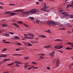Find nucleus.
Returning <instances> with one entry per match:
<instances>
[{"label": "nucleus", "mask_w": 73, "mask_h": 73, "mask_svg": "<svg viewBox=\"0 0 73 73\" xmlns=\"http://www.w3.org/2000/svg\"><path fill=\"white\" fill-rule=\"evenodd\" d=\"M48 25H51L52 24H54V25H58L60 27H62V25L61 23H60L59 22H57V23L54 21H49L48 22Z\"/></svg>", "instance_id": "1"}, {"label": "nucleus", "mask_w": 73, "mask_h": 73, "mask_svg": "<svg viewBox=\"0 0 73 73\" xmlns=\"http://www.w3.org/2000/svg\"><path fill=\"white\" fill-rule=\"evenodd\" d=\"M29 12L31 14H35L37 13V9H32L29 11Z\"/></svg>", "instance_id": "2"}, {"label": "nucleus", "mask_w": 73, "mask_h": 73, "mask_svg": "<svg viewBox=\"0 0 73 73\" xmlns=\"http://www.w3.org/2000/svg\"><path fill=\"white\" fill-rule=\"evenodd\" d=\"M28 35L27 34H25L24 36H31V37H35V35H34V34H33L32 33H28Z\"/></svg>", "instance_id": "3"}, {"label": "nucleus", "mask_w": 73, "mask_h": 73, "mask_svg": "<svg viewBox=\"0 0 73 73\" xmlns=\"http://www.w3.org/2000/svg\"><path fill=\"white\" fill-rule=\"evenodd\" d=\"M61 13L63 14L62 16L63 17H65L66 16H68L69 15V14L68 13L65 12H62Z\"/></svg>", "instance_id": "4"}, {"label": "nucleus", "mask_w": 73, "mask_h": 73, "mask_svg": "<svg viewBox=\"0 0 73 73\" xmlns=\"http://www.w3.org/2000/svg\"><path fill=\"white\" fill-rule=\"evenodd\" d=\"M55 54V51H53L51 52L50 54H49L50 56H52V57H53L54 56V54Z\"/></svg>", "instance_id": "5"}, {"label": "nucleus", "mask_w": 73, "mask_h": 73, "mask_svg": "<svg viewBox=\"0 0 73 73\" xmlns=\"http://www.w3.org/2000/svg\"><path fill=\"white\" fill-rule=\"evenodd\" d=\"M1 57H3V58H5L7 57V55L4 54H1L0 55Z\"/></svg>", "instance_id": "6"}, {"label": "nucleus", "mask_w": 73, "mask_h": 73, "mask_svg": "<svg viewBox=\"0 0 73 73\" xmlns=\"http://www.w3.org/2000/svg\"><path fill=\"white\" fill-rule=\"evenodd\" d=\"M56 65L57 66H58L60 65V60L58 59L56 62Z\"/></svg>", "instance_id": "7"}, {"label": "nucleus", "mask_w": 73, "mask_h": 73, "mask_svg": "<svg viewBox=\"0 0 73 73\" xmlns=\"http://www.w3.org/2000/svg\"><path fill=\"white\" fill-rule=\"evenodd\" d=\"M2 35L3 36H6V37H9V34H4Z\"/></svg>", "instance_id": "8"}, {"label": "nucleus", "mask_w": 73, "mask_h": 73, "mask_svg": "<svg viewBox=\"0 0 73 73\" xmlns=\"http://www.w3.org/2000/svg\"><path fill=\"white\" fill-rule=\"evenodd\" d=\"M13 25L15 26V27H17L18 28H20V26H19V25H17L16 23H13Z\"/></svg>", "instance_id": "9"}, {"label": "nucleus", "mask_w": 73, "mask_h": 73, "mask_svg": "<svg viewBox=\"0 0 73 73\" xmlns=\"http://www.w3.org/2000/svg\"><path fill=\"white\" fill-rule=\"evenodd\" d=\"M66 25L68 27H70V28H72V25H70V24L69 23L66 24Z\"/></svg>", "instance_id": "10"}, {"label": "nucleus", "mask_w": 73, "mask_h": 73, "mask_svg": "<svg viewBox=\"0 0 73 73\" xmlns=\"http://www.w3.org/2000/svg\"><path fill=\"white\" fill-rule=\"evenodd\" d=\"M5 13L7 14H10V16H11V13L10 11H6L5 12Z\"/></svg>", "instance_id": "11"}, {"label": "nucleus", "mask_w": 73, "mask_h": 73, "mask_svg": "<svg viewBox=\"0 0 73 73\" xmlns=\"http://www.w3.org/2000/svg\"><path fill=\"white\" fill-rule=\"evenodd\" d=\"M15 64H22L21 62H19L18 61H15Z\"/></svg>", "instance_id": "12"}, {"label": "nucleus", "mask_w": 73, "mask_h": 73, "mask_svg": "<svg viewBox=\"0 0 73 73\" xmlns=\"http://www.w3.org/2000/svg\"><path fill=\"white\" fill-rule=\"evenodd\" d=\"M16 15H17V13H15L13 12H11V16H13Z\"/></svg>", "instance_id": "13"}, {"label": "nucleus", "mask_w": 73, "mask_h": 73, "mask_svg": "<svg viewBox=\"0 0 73 73\" xmlns=\"http://www.w3.org/2000/svg\"><path fill=\"white\" fill-rule=\"evenodd\" d=\"M45 7L43 6L42 9H41V11H45Z\"/></svg>", "instance_id": "14"}, {"label": "nucleus", "mask_w": 73, "mask_h": 73, "mask_svg": "<svg viewBox=\"0 0 73 73\" xmlns=\"http://www.w3.org/2000/svg\"><path fill=\"white\" fill-rule=\"evenodd\" d=\"M55 41H62V40H61L60 39H56L55 40H54Z\"/></svg>", "instance_id": "15"}, {"label": "nucleus", "mask_w": 73, "mask_h": 73, "mask_svg": "<svg viewBox=\"0 0 73 73\" xmlns=\"http://www.w3.org/2000/svg\"><path fill=\"white\" fill-rule=\"evenodd\" d=\"M39 37H42V38H44L46 37V36L45 35H39Z\"/></svg>", "instance_id": "16"}, {"label": "nucleus", "mask_w": 73, "mask_h": 73, "mask_svg": "<svg viewBox=\"0 0 73 73\" xmlns=\"http://www.w3.org/2000/svg\"><path fill=\"white\" fill-rule=\"evenodd\" d=\"M14 38H15V40H16L17 39H20V38L17 36H14Z\"/></svg>", "instance_id": "17"}, {"label": "nucleus", "mask_w": 73, "mask_h": 73, "mask_svg": "<svg viewBox=\"0 0 73 73\" xmlns=\"http://www.w3.org/2000/svg\"><path fill=\"white\" fill-rule=\"evenodd\" d=\"M29 13H30V12H29V11L25 12L24 14H25V15H28L29 14Z\"/></svg>", "instance_id": "18"}, {"label": "nucleus", "mask_w": 73, "mask_h": 73, "mask_svg": "<svg viewBox=\"0 0 73 73\" xmlns=\"http://www.w3.org/2000/svg\"><path fill=\"white\" fill-rule=\"evenodd\" d=\"M58 49H61V48H63V46L62 45H58Z\"/></svg>", "instance_id": "19"}, {"label": "nucleus", "mask_w": 73, "mask_h": 73, "mask_svg": "<svg viewBox=\"0 0 73 73\" xmlns=\"http://www.w3.org/2000/svg\"><path fill=\"white\" fill-rule=\"evenodd\" d=\"M9 60H10V59H9L4 58L3 61L5 62V61H9Z\"/></svg>", "instance_id": "20"}, {"label": "nucleus", "mask_w": 73, "mask_h": 73, "mask_svg": "<svg viewBox=\"0 0 73 73\" xmlns=\"http://www.w3.org/2000/svg\"><path fill=\"white\" fill-rule=\"evenodd\" d=\"M8 26V25L5 23L2 26V27H7Z\"/></svg>", "instance_id": "21"}, {"label": "nucleus", "mask_w": 73, "mask_h": 73, "mask_svg": "<svg viewBox=\"0 0 73 73\" xmlns=\"http://www.w3.org/2000/svg\"><path fill=\"white\" fill-rule=\"evenodd\" d=\"M51 46V45L47 46H44V47L45 48H50Z\"/></svg>", "instance_id": "22"}, {"label": "nucleus", "mask_w": 73, "mask_h": 73, "mask_svg": "<svg viewBox=\"0 0 73 73\" xmlns=\"http://www.w3.org/2000/svg\"><path fill=\"white\" fill-rule=\"evenodd\" d=\"M34 67V66H33L31 67L30 68H28V70H30L31 69H32V68H33Z\"/></svg>", "instance_id": "23"}, {"label": "nucleus", "mask_w": 73, "mask_h": 73, "mask_svg": "<svg viewBox=\"0 0 73 73\" xmlns=\"http://www.w3.org/2000/svg\"><path fill=\"white\" fill-rule=\"evenodd\" d=\"M45 32H47V33H50L51 32V31L49 30H48L46 31H45Z\"/></svg>", "instance_id": "24"}, {"label": "nucleus", "mask_w": 73, "mask_h": 73, "mask_svg": "<svg viewBox=\"0 0 73 73\" xmlns=\"http://www.w3.org/2000/svg\"><path fill=\"white\" fill-rule=\"evenodd\" d=\"M59 9L60 12H63V9H60L59 8Z\"/></svg>", "instance_id": "25"}, {"label": "nucleus", "mask_w": 73, "mask_h": 73, "mask_svg": "<svg viewBox=\"0 0 73 73\" xmlns=\"http://www.w3.org/2000/svg\"><path fill=\"white\" fill-rule=\"evenodd\" d=\"M32 63L34 65H37V63L35 62H33Z\"/></svg>", "instance_id": "26"}, {"label": "nucleus", "mask_w": 73, "mask_h": 73, "mask_svg": "<svg viewBox=\"0 0 73 73\" xmlns=\"http://www.w3.org/2000/svg\"><path fill=\"white\" fill-rule=\"evenodd\" d=\"M13 64H14V63L13 62H12L9 64H8L7 65H8L9 66H11V65H13Z\"/></svg>", "instance_id": "27"}, {"label": "nucleus", "mask_w": 73, "mask_h": 73, "mask_svg": "<svg viewBox=\"0 0 73 73\" xmlns=\"http://www.w3.org/2000/svg\"><path fill=\"white\" fill-rule=\"evenodd\" d=\"M29 19H31V20H34L35 19V18L34 17H29Z\"/></svg>", "instance_id": "28"}, {"label": "nucleus", "mask_w": 73, "mask_h": 73, "mask_svg": "<svg viewBox=\"0 0 73 73\" xmlns=\"http://www.w3.org/2000/svg\"><path fill=\"white\" fill-rule=\"evenodd\" d=\"M72 7L71 5H68L66 7V8H69V7Z\"/></svg>", "instance_id": "29"}, {"label": "nucleus", "mask_w": 73, "mask_h": 73, "mask_svg": "<svg viewBox=\"0 0 73 73\" xmlns=\"http://www.w3.org/2000/svg\"><path fill=\"white\" fill-rule=\"evenodd\" d=\"M24 58L25 59V60H28V59H29V57H25Z\"/></svg>", "instance_id": "30"}, {"label": "nucleus", "mask_w": 73, "mask_h": 73, "mask_svg": "<svg viewBox=\"0 0 73 73\" xmlns=\"http://www.w3.org/2000/svg\"><path fill=\"white\" fill-rule=\"evenodd\" d=\"M58 46H54V48H55V49H58Z\"/></svg>", "instance_id": "31"}, {"label": "nucleus", "mask_w": 73, "mask_h": 73, "mask_svg": "<svg viewBox=\"0 0 73 73\" xmlns=\"http://www.w3.org/2000/svg\"><path fill=\"white\" fill-rule=\"evenodd\" d=\"M39 58H41V59H43V58H44V57L43 56H40Z\"/></svg>", "instance_id": "32"}, {"label": "nucleus", "mask_w": 73, "mask_h": 73, "mask_svg": "<svg viewBox=\"0 0 73 73\" xmlns=\"http://www.w3.org/2000/svg\"><path fill=\"white\" fill-rule=\"evenodd\" d=\"M28 45L29 46H32V44L29 43H28Z\"/></svg>", "instance_id": "33"}, {"label": "nucleus", "mask_w": 73, "mask_h": 73, "mask_svg": "<svg viewBox=\"0 0 73 73\" xmlns=\"http://www.w3.org/2000/svg\"><path fill=\"white\" fill-rule=\"evenodd\" d=\"M7 49L6 48L3 49V50H2V52H4V51L7 50Z\"/></svg>", "instance_id": "34"}, {"label": "nucleus", "mask_w": 73, "mask_h": 73, "mask_svg": "<svg viewBox=\"0 0 73 73\" xmlns=\"http://www.w3.org/2000/svg\"><path fill=\"white\" fill-rule=\"evenodd\" d=\"M20 10H17L14 11V12H20Z\"/></svg>", "instance_id": "35"}, {"label": "nucleus", "mask_w": 73, "mask_h": 73, "mask_svg": "<svg viewBox=\"0 0 73 73\" xmlns=\"http://www.w3.org/2000/svg\"><path fill=\"white\" fill-rule=\"evenodd\" d=\"M66 50H70V47H67L66 48Z\"/></svg>", "instance_id": "36"}, {"label": "nucleus", "mask_w": 73, "mask_h": 73, "mask_svg": "<svg viewBox=\"0 0 73 73\" xmlns=\"http://www.w3.org/2000/svg\"><path fill=\"white\" fill-rule=\"evenodd\" d=\"M17 23H19V24H23V23H22L21 21H19L17 22Z\"/></svg>", "instance_id": "37"}, {"label": "nucleus", "mask_w": 73, "mask_h": 73, "mask_svg": "<svg viewBox=\"0 0 73 73\" xmlns=\"http://www.w3.org/2000/svg\"><path fill=\"white\" fill-rule=\"evenodd\" d=\"M33 69H38V67H35V66H34V67H33Z\"/></svg>", "instance_id": "38"}, {"label": "nucleus", "mask_w": 73, "mask_h": 73, "mask_svg": "<svg viewBox=\"0 0 73 73\" xmlns=\"http://www.w3.org/2000/svg\"><path fill=\"white\" fill-rule=\"evenodd\" d=\"M67 44H68V45H72V44H73V43L70 42H69V43H67Z\"/></svg>", "instance_id": "39"}, {"label": "nucleus", "mask_w": 73, "mask_h": 73, "mask_svg": "<svg viewBox=\"0 0 73 73\" xmlns=\"http://www.w3.org/2000/svg\"><path fill=\"white\" fill-rule=\"evenodd\" d=\"M70 17L73 19V14H71L70 15Z\"/></svg>", "instance_id": "40"}, {"label": "nucleus", "mask_w": 73, "mask_h": 73, "mask_svg": "<svg viewBox=\"0 0 73 73\" xmlns=\"http://www.w3.org/2000/svg\"><path fill=\"white\" fill-rule=\"evenodd\" d=\"M17 44L18 45H19V46L21 45V43H20L19 42Z\"/></svg>", "instance_id": "41"}, {"label": "nucleus", "mask_w": 73, "mask_h": 73, "mask_svg": "<svg viewBox=\"0 0 73 73\" xmlns=\"http://www.w3.org/2000/svg\"><path fill=\"white\" fill-rule=\"evenodd\" d=\"M41 55V56H45V54H40L39 55Z\"/></svg>", "instance_id": "42"}, {"label": "nucleus", "mask_w": 73, "mask_h": 73, "mask_svg": "<svg viewBox=\"0 0 73 73\" xmlns=\"http://www.w3.org/2000/svg\"><path fill=\"white\" fill-rule=\"evenodd\" d=\"M28 66H29V65H25L24 66V67H25V68H27V67H28Z\"/></svg>", "instance_id": "43"}, {"label": "nucleus", "mask_w": 73, "mask_h": 73, "mask_svg": "<svg viewBox=\"0 0 73 73\" xmlns=\"http://www.w3.org/2000/svg\"><path fill=\"white\" fill-rule=\"evenodd\" d=\"M9 5H12V6H15V5L14 4H9Z\"/></svg>", "instance_id": "44"}, {"label": "nucleus", "mask_w": 73, "mask_h": 73, "mask_svg": "<svg viewBox=\"0 0 73 73\" xmlns=\"http://www.w3.org/2000/svg\"><path fill=\"white\" fill-rule=\"evenodd\" d=\"M16 66L17 67H20V65L17 64H16Z\"/></svg>", "instance_id": "45"}, {"label": "nucleus", "mask_w": 73, "mask_h": 73, "mask_svg": "<svg viewBox=\"0 0 73 73\" xmlns=\"http://www.w3.org/2000/svg\"><path fill=\"white\" fill-rule=\"evenodd\" d=\"M47 68L48 70H50V68L49 66H47Z\"/></svg>", "instance_id": "46"}, {"label": "nucleus", "mask_w": 73, "mask_h": 73, "mask_svg": "<svg viewBox=\"0 0 73 73\" xmlns=\"http://www.w3.org/2000/svg\"><path fill=\"white\" fill-rule=\"evenodd\" d=\"M20 50V48H17L16 49V51H19Z\"/></svg>", "instance_id": "47"}, {"label": "nucleus", "mask_w": 73, "mask_h": 73, "mask_svg": "<svg viewBox=\"0 0 73 73\" xmlns=\"http://www.w3.org/2000/svg\"><path fill=\"white\" fill-rule=\"evenodd\" d=\"M24 26H25V27H28V26L26 24H24Z\"/></svg>", "instance_id": "48"}, {"label": "nucleus", "mask_w": 73, "mask_h": 73, "mask_svg": "<svg viewBox=\"0 0 73 73\" xmlns=\"http://www.w3.org/2000/svg\"><path fill=\"white\" fill-rule=\"evenodd\" d=\"M9 33H10V34H11V35H14V33L13 32H9Z\"/></svg>", "instance_id": "49"}, {"label": "nucleus", "mask_w": 73, "mask_h": 73, "mask_svg": "<svg viewBox=\"0 0 73 73\" xmlns=\"http://www.w3.org/2000/svg\"><path fill=\"white\" fill-rule=\"evenodd\" d=\"M36 23H39L40 22V21H39V20H38L36 19Z\"/></svg>", "instance_id": "50"}, {"label": "nucleus", "mask_w": 73, "mask_h": 73, "mask_svg": "<svg viewBox=\"0 0 73 73\" xmlns=\"http://www.w3.org/2000/svg\"><path fill=\"white\" fill-rule=\"evenodd\" d=\"M44 7L45 8V9H47V8H49V7L47 6H45Z\"/></svg>", "instance_id": "51"}, {"label": "nucleus", "mask_w": 73, "mask_h": 73, "mask_svg": "<svg viewBox=\"0 0 73 73\" xmlns=\"http://www.w3.org/2000/svg\"><path fill=\"white\" fill-rule=\"evenodd\" d=\"M36 4H40V3H39L38 2H36Z\"/></svg>", "instance_id": "52"}, {"label": "nucleus", "mask_w": 73, "mask_h": 73, "mask_svg": "<svg viewBox=\"0 0 73 73\" xmlns=\"http://www.w3.org/2000/svg\"><path fill=\"white\" fill-rule=\"evenodd\" d=\"M71 5L72 6V7H73V1H72V3H71Z\"/></svg>", "instance_id": "53"}, {"label": "nucleus", "mask_w": 73, "mask_h": 73, "mask_svg": "<svg viewBox=\"0 0 73 73\" xmlns=\"http://www.w3.org/2000/svg\"><path fill=\"white\" fill-rule=\"evenodd\" d=\"M71 32H71L70 31H68V33L69 34L70 33H71Z\"/></svg>", "instance_id": "54"}, {"label": "nucleus", "mask_w": 73, "mask_h": 73, "mask_svg": "<svg viewBox=\"0 0 73 73\" xmlns=\"http://www.w3.org/2000/svg\"><path fill=\"white\" fill-rule=\"evenodd\" d=\"M0 4H1V5H4V4L1 2H0Z\"/></svg>", "instance_id": "55"}, {"label": "nucleus", "mask_w": 73, "mask_h": 73, "mask_svg": "<svg viewBox=\"0 0 73 73\" xmlns=\"http://www.w3.org/2000/svg\"><path fill=\"white\" fill-rule=\"evenodd\" d=\"M47 12H49L50 11V10H45Z\"/></svg>", "instance_id": "56"}, {"label": "nucleus", "mask_w": 73, "mask_h": 73, "mask_svg": "<svg viewBox=\"0 0 73 73\" xmlns=\"http://www.w3.org/2000/svg\"><path fill=\"white\" fill-rule=\"evenodd\" d=\"M20 10V12H23V11H24L23 10Z\"/></svg>", "instance_id": "57"}, {"label": "nucleus", "mask_w": 73, "mask_h": 73, "mask_svg": "<svg viewBox=\"0 0 73 73\" xmlns=\"http://www.w3.org/2000/svg\"><path fill=\"white\" fill-rule=\"evenodd\" d=\"M0 9H3V8L2 7L0 6Z\"/></svg>", "instance_id": "58"}, {"label": "nucleus", "mask_w": 73, "mask_h": 73, "mask_svg": "<svg viewBox=\"0 0 73 73\" xmlns=\"http://www.w3.org/2000/svg\"><path fill=\"white\" fill-rule=\"evenodd\" d=\"M3 41H4V42H5V41H6V40L5 39L3 40Z\"/></svg>", "instance_id": "59"}, {"label": "nucleus", "mask_w": 73, "mask_h": 73, "mask_svg": "<svg viewBox=\"0 0 73 73\" xmlns=\"http://www.w3.org/2000/svg\"><path fill=\"white\" fill-rule=\"evenodd\" d=\"M25 38H28V37H27V36H25L24 37Z\"/></svg>", "instance_id": "60"}, {"label": "nucleus", "mask_w": 73, "mask_h": 73, "mask_svg": "<svg viewBox=\"0 0 73 73\" xmlns=\"http://www.w3.org/2000/svg\"><path fill=\"white\" fill-rule=\"evenodd\" d=\"M63 30H65V27H63L62 28Z\"/></svg>", "instance_id": "61"}, {"label": "nucleus", "mask_w": 73, "mask_h": 73, "mask_svg": "<svg viewBox=\"0 0 73 73\" xmlns=\"http://www.w3.org/2000/svg\"><path fill=\"white\" fill-rule=\"evenodd\" d=\"M2 33V30H0V34H1Z\"/></svg>", "instance_id": "62"}, {"label": "nucleus", "mask_w": 73, "mask_h": 73, "mask_svg": "<svg viewBox=\"0 0 73 73\" xmlns=\"http://www.w3.org/2000/svg\"><path fill=\"white\" fill-rule=\"evenodd\" d=\"M28 39H31V37H28Z\"/></svg>", "instance_id": "63"}, {"label": "nucleus", "mask_w": 73, "mask_h": 73, "mask_svg": "<svg viewBox=\"0 0 73 73\" xmlns=\"http://www.w3.org/2000/svg\"><path fill=\"white\" fill-rule=\"evenodd\" d=\"M71 47H72V48H73V44L72 43V45L71 46Z\"/></svg>", "instance_id": "64"}]
</instances>
